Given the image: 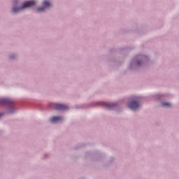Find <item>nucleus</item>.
Wrapping results in <instances>:
<instances>
[{"instance_id": "1", "label": "nucleus", "mask_w": 179, "mask_h": 179, "mask_svg": "<svg viewBox=\"0 0 179 179\" xmlns=\"http://www.w3.org/2000/svg\"><path fill=\"white\" fill-rule=\"evenodd\" d=\"M36 5V1H28L24 3L21 8H13V13H17V12H20V10H23V9H26V8H30L31 6H34Z\"/></svg>"}, {"instance_id": "2", "label": "nucleus", "mask_w": 179, "mask_h": 179, "mask_svg": "<svg viewBox=\"0 0 179 179\" xmlns=\"http://www.w3.org/2000/svg\"><path fill=\"white\" fill-rule=\"evenodd\" d=\"M50 6H51V3L48 1L45 0L43 1V6L38 8L36 10L37 12H43L45 8H50Z\"/></svg>"}, {"instance_id": "3", "label": "nucleus", "mask_w": 179, "mask_h": 179, "mask_svg": "<svg viewBox=\"0 0 179 179\" xmlns=\"http://www.w3.org/2000/svg\"><path fill=\"white\" fill-rule=\"evenodd\" d=\"M53 107L55 110H68V106L60 104V103H54Z\"/></svg>"}, {"instance_id": "4", "label": "nucleus", "mask_w": 179, "mask_h": 179, "mask_svg": "<svg viewBox=\"0 0 179 179\" xmlns=\"http://www.w3.org/2000/svg\"><path fill=\"white\" fill-rule=\"evenodd\" d=\"M128 107L131 108V110H135L139 108V103L137 101H133L129 103Z\"/></svg>"}, {"instance_id": "5", "label": "nucleus", "mask_w": 179, "mask_h": 179, "mask_svg": "<svg viewBox=\"0 0 179 179\" xmlns=\"http://www.w3.org/2000/svg\"><path fill=\"white\" fill-rule=\"evenodd\" d=\"M11 103H13V101H12L10 99L3 98L0 99L1 104H10Z\"/></svg>"}, {"instance_id": "6", "label": "nucleus", "mask_w": 179, "mask_h": 179, "mask_svg": "<svg viewBox=\"0 0 179 179\" xmlns=\"http://www.w3.org/2000/svg\"><path fill=\"white\" fill-rule=\"evenodd\" d=\"M61 120H62V117H52L50 119V122H58V121H61Z\"/></svg>"}, {"instance_id": "7", "label": "nucleus", "mask_w": 179, "mask_h": 179, "mask_svg": "<svg viewBox=\"0 0 179 179\" xmlns=\"http://www.w3.org/2000/svg\"><path fill=\"white\" fill-rule=\"evenodd\" d=\"M104 107H106V108H113V107H114V106H115V104H110V103H103Z\"/></svg>"}, {"instance_id": "8", "label": "nucleus", "mask_w": 179, "mask_h": 179, "mask_svg": "<svg viewBox=\"0 0 179 179\" xmlns=\"http://www.w3.org/2000/svg\"><path fill=\"white\" fill-rule=\"evenodd\" d=\"M162 107H171V103L169 102H163Z\"/></svg>"}, {"instance_id": "9", "label": "nucleus", "mask_w": 179, "mask_h": 179, "mask_svg": "<svg viewBox=\"0 0 179 179\" xmlns=\"http://www.w3.org/2000/svg\"><path fill=\"white\" fill-rule=\"evenodd\" d=\"M15 112V107L13 106H11L10 108V113H14Z\"/></svg>"}, {"instance_id": "10", "label": "nucleus", "mask_w": 179, "mask_h": 179, "mask_svg": "<svg viewBox=\"0 0 179 179\" xmlns=\"http://www.w3.org/2000/svg\"><path fill=\"white\" fill-rule=\"evenodd\" d=\"M14 3H17V0H15V1H14Z\"/></svg>"}, {"instance_id": "11", "label": "nucleus", "mask_w": 179, "mask_h": 179, "mask_svg": "<svg viewBox=\"0 0 179 179\" xmlns=\"http://www.w3.org/2000/svg\"><path fill=\"white\" fill-rule=\"evenodd\" d=\"M2 115H3V114H2V113H0V117H2Z\"/></svg>"}, {"instance_id": "12", "label": "nucleus", "mask_w": 179, "mask_h": 179, "mask_svg": "<svg viewBox=\"0 0 179 179\" xmlns=\"http://www.w3.org/2000/svg\"><path fill=\"white\" fill-rule=\"evenodd\" d=\"M138 65H139V62H138Z\"/></svg>"}]
</instances>
